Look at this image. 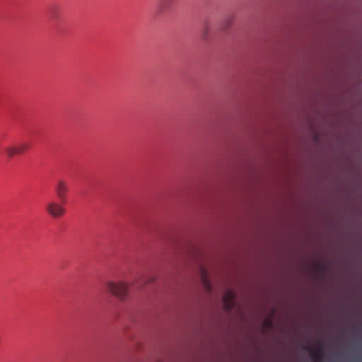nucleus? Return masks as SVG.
<instances>
[{
	"mask_svg": "<svg viewBox=\"0 0 362 362\" xmlns=\"http://www.w3.org/2000/svg\"><path fill=\"white\" fill-rule=\"evenodd\" d=\"M29 148L30 144L28 142L23 141L4 148V151L6 156L11 158L16 155H20L25 153Z\"/></svg>",
	"mask_w": 362,
	"mask_h": 362,
	"instance_id": "1",
	"label": "nucleus"
},
{
	"mask_svg": "<svg viewBox=\"0 0 362 362\" xmlns=\"http://www.w3.org/2000/svg\"><path fill=\"white\" fill-rule=\"evenodd\" d=\"M106 286L110 293L119 298H124L127 296L128 286L123 282L109 281Z\"/></svg>",
	"mask_w": 362,
	"mask_h": 362,
	"instance_id": "2",
	"label": "nucleus"
},
{
	"mask_svg": "<svg viewBox=\"0 0 362 362\" xmlns=\"http://www.w3.org/2000/svg\"><path fill=\"white\" fill-rule=\"evenodd\" d=\"M47 212L53 218L62 216L65 213V209L59 204L54 202H49L46 205Z\"/></svg>",
	"mask_w": 362,
	"mask_h": 362,
	"instance_id": "3",
	"label": "nucleus"
},
{
	"mask_svg": "<svg viewBox=\"0 0 362 362\" xmlns=\"http://www.w3.org/2000/svg\"><path fill=\"white\" fill-rule=\"evenodd\" d=\"M69 191V186L66 181L63 180H58L55 192L56 194L62 204H65L66 202V194Z\"/></svg>",
	"mask_w": 362,
	"mask_h": 362,
	"instance_id": "4",
	"label": "nucleus"
},
{
	"mask_svg": "<svg viewBox=\"0 0 362 362\" xmlns=\"http://www.w3.org/2000/svg\"><path fill=\"white\" fill-rule=\"evenodd\" d=\"M235 296L232 291H227L223 297L225 309L230 311L234 305Z\"/></svg>",
	"mask_w": 362,
	"mask_h": 362,
	"instance_id": "5",
	"label": "nucleus"
},
{
	"mask_svg": "<svg viewBox=\"0 0 362 362\" xmlns=\"http://www.w3.org/2000/svg\"><path fill=\"white\" fill-rule=\"evenodd\" d=\"M305 349L310 352L314 362H322V349L321 346H318L316 351H313L311 348L308 346H305Z\"/></svg>",
	"mask_w": 362,
	"mask_h": 362,
	"instance_id": "6",
	"label": "nucleus"
},
{
	"mask_svg": "<svg viewBox=\"0 0 362 362\" xmlns=\"http://www.w3.org/2000/svg\"><path fill=\"white\" fill-rule=\"evenodd\" d=\"M174 0H160L159 7L160 10L165 11L171 7Z\"/></svg>",
	"mask_w": 362,
	"mask_h": 362,
	"instance_id": "7",
	"label": "nucleus"
},
{
	"mask_svg": "<svg viewBox=\"0 0 362 362\" xmlns=\"http://www.w3.org/2000/svg\"><path fill=\"white\" fill-rule=\"evenodd\" d=\"M209 32V28L208 27H206L202 34V37L203 39L206 38Z\"/></svg>",
	"mask_w": 362,
	"mask_h": 362,
	"instance_id": "8",
	"label": "nucleus"
},
{
	"mask_svg": "<svg viewBox=\"0 0 362 362\" xmlns=\"http://www.w3.org/2000/svg\"><path fill=\"white\" fill-rule=\"evenodd\" d=\"M231 24V21L228 20L223 25V29H226V28L229 27Z\"/></svg>",
	"mask_w": 362,
	"mask_h": 362,
	"instance_id": "9",
	"label": "nucleus"
},
{
	"mask_svg": "<svg viewBox=\"0 0 362 362\" xmlns=\"http://www.w3.org/2000/svg\"><path fill=\"white\" fill-rule=\"evenodd\" d=\"M204 284H205L206 286L209 289H210V284H209V283L208 282V281L206 280V279L205 277H204Z\"/></svg>",
	"mask_w": 362,
	"mask_h": 362,
	"instance_id": "10",
	"label": "nucleus"
},
{
	"mask_svg": "<svg viewBox=\"0 0 362 362\" xmlns=\"http://www.w3.org/2000/svg\"><path fill=\"white\" fill-rule=\"evenodd\" d=\"M317 270L319 272H322L324 270V266L323 265H318L317 266Z\"/></svg>",
	"mask_w": 362,
	"mask_h": 362,
	"instance_id": "11",
	"label": "nucleus"
},
{
	"mask_svg": "<svg viewBox=\"0 0 362 362\" xmlns=\"http://www.w3.org/2000/svg\"><path fill=\"white\" fill-rule=\"evenodd\" d=\"M266 322L269 325V324H271V321L270 320H266Z\"/></svg>",
	"mask_w": 362,
	"mask_h": 362,
	"instance_id": "12",
	"label": "nucleus"
}]
</instances>
